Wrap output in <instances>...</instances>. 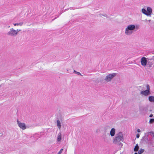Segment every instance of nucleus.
I'll use <instances>...</instances> for the list:
<instances>
[{
    "instance_id": "nucleus-16",
    "label": "nucleus",
    "mask_w": 154,
    "mask_h": 154,
    "mask_svg": "<svg viewBox=\"0 0 154 154\" xmlns=\"http://www.w3.org/2000/svg\"><path fill=\"white\" fill-rule=\"evenodd\" d=\"M144 151V150L143 149H141L138 151V153L139 154H141L143 153Z\"/></svg>"
},
{
    "instance_id": "nucleus-8",
    "label": "nucleus",
    "mask_w": 154,
    "mask_h": 154,
    "mask_svg": "<svg viewBox=\"0 0 154 154\" xmlns=\"http://www.w3.org/2000/svg\"><path fill=\"white\" fill-rule=\"evenodd\" d=\"M141 94L146 96L150 94L149 91V90H146L145 91H143L141 92Z\"/></svg>"
},
{
    "instance_id": "nucleus-5",
    "label": "nucleus",
    "mask_w": 154,
    "mask_h": 154,
    "mask_svg": "<svg viewBox=\"0 0 154 154\" xmlns=\"http://www.w3.org/2000/svg\"><path fill=\"white\" fill-rule=\"evenodd\" d=\"M7 35L11 36H15L17 35L16 30L13 28L10 29V31L7 33Z\"/></svg>"
},
{
    "instance_id": "nucleus-15",
    "label": "nucleus",
    "mask_w": 154,
    "mask_h": 154,
    "mask_svg": "<svg viewBox=\"0 0 154 154\" xmlns=\"http://www.w3.org/2000/svg\"><path fill=\"white\" fill-rule=\"evenodd\" d=\"M23 22H20L19 23H14V25L15 26H21L23 25Z\"/></svg>"
},
{
    "instance_id": "nucleus-24",
    "label": "nucleus",
    "mask_w": 154,
    "mask_h": 154,
    "mask_svg": "<svg viewBox=\"0 0 154 154\" xmlns=\"http://www.w3.org/2000/svg\"><path fill=\"white\" fill-rule=\"evenodd\" d=\"M137 132H140V129H137Z\"/></svg>"
},
{
    "instance_id": "nucleus-10",
    "label": "nucleus",
    "mask_w": 154,
    "mask_h": 154,
    "mask_svg": "<svg viewBox=\"0 0 154 154\" xmlns=\"http://www.w3.org/2000/svg\"><path fill=\"white\" fill-rule=\"evenodd\" d=\"M140 111L141 113L143 114L146 111V109L143 107H140Z\"/></svg>"
},
{
    "instance_id": "nucleus-20",
    "label": "nucleus",
    "mask_w": 154,
    "mask_h": 154,
    "mask_svg": "<svg viewBox=\"0 0 154 154\" xmlns=\"http://www.w3.org/2000/svg\"><path fill=\"white\" fill-rule=\"evenodd\" d=\"M63 149H61L58 153V154H61L62 152Z\"/></svg>"
},
{
    "instance_id": "nucleus-1",
    "label": "nucleus",
    "mask_w": 154,
    "mask_h": 154,
    "mask_svg": "<svg viewBox=\"0 0 154 154\" xmlns=\"http://www.w3.org/2000/svg\"><path fill=\"white\" fill-rule=\"evenodd\" d=\"M123 134L122 132H120L116 135L113 140V143L115 144L119 145L122 147L123 144L120 142L121 141H123Z\"/></svg>"
},
{
    "instance_id": "nucleus-21",
    "label": "nucleus",
    "mask_w": 154,
    "mask_h": 154,
    "mask_svg": "<svg viewBox=\"0 0 154 154\" xmlns=\"http://www.w3.org/2000/svg\"><path fill=\"white\" fill-rule=\"evenodd\" d=\"M21 31V30L20 29H17V30H16V32H17V34L18 32H19Z\"/></svg>"
},
{
    "instance_id": "nucleus-28",
    "label": "nucleus",
    "mask_w": 154,
    "mask_h": 154,
    "mask_svg": "<svg viewBox=\"0 0 154 154\" xmlns=\"http://www.w3.org/2000/svg\"><path fill=\"white\" fill-rule=\"evenodd\" d=\"M149 21H151V20H149Z\"/></svg>"
},
{
    "instance_id": "nucleus-12",
    "label": "nucleus",
    "mask_w": 154,
    "mask_h": 154,
    "mask_svg": "<svg viewBox=\"0 0 154 154\" xmlns=\"http://www.w3.org/2000/svg\"><path fill=\"white\" fill-rule=\"evenodd\" d=\"M149 100L151 102H154V96H150L149 97Z\"/></svg>"
},
{
    "instance_id": "nucleus-17",
    "label": "nucleus",
    "mask_w": 154,
    "mask_h": 154,
    "mask_svg": "<svg viewBox=\"0 0 154 154\" xmlns=\"http://www.w3.org/2000/svg\"><path fill=\"white\" fill-rule=\"evenodd\" d=\"M154 122V119H151L149 121V123L150 124L153 123Z\"/></svg>"
},
{
    "instance_id": "nucleus-23",
    "label": "nucleus",
    "mask_w": 154,
    "mask_h": 154,
    "mask_svg": "<svg viewBox=\"0 0 154 154\" xmlns=\"http://www.w3.org/2000/svg\"><path fill=\"white\" fill-rule=\"evenodd\" d=\"M140 137V134H137L136 135V137L137 138H138Z\"/></svg>"
},
{
    "instance_id": "nucleus-22",
    "label": "nucleus",
    "mask_w": 154,
    "mask_h": 154,
    "mask_svg": "<svg viewBox=\"0 0 154 154\" xmlns=\"http://www.w3.org/2000/svg\"><path fill=\"white\" fill-rule=\"evenodd\" d=\"M147 90H149V85H147L146 86Z\"/></svg>"
},
{
    "instance_id": "nucleus-26",
    "label": "nucleus",
    "mask_w": 154,
    "mask_h": 154,
    "mask_svg": "<svg viewBox=\"0 0 154 154\" xmlns=\"http://www.w3.org/2000/svg\"><path fill=\"white\" fill-rule=\"evenodd\" d=\"M152 116H153V115L152 114H151L149 115V117H152Z\"/></svg>"
},
{
    "instance_id": "nucleus-14",
    "label": "nucleus",
    "mask_w": 154,
    "mask_h": 154,
    "mask_svg": "<svg viewBox=\"0 0 154 154\" xmlns=\"http://www.w3.org/2000/svg\"><path fill=\"white\" fill-rule=\"evenodd\" d=\"M57 125L58 128L60 129L61 128V123L60 122L59 120H57Z\"/></svg>"
},
{
    "instance_id": "nucleus-3",
    "label": "nucleus",
    "mask_w": 154,
    "mask_h": 154,
    "mask_svg": "<svg viewBox=\"0 0 154 154\" xmlns=\"http://www.w3.org/2000/svg\"><path fill=\"white\" fill-rule=\"evenodd\" d=\"M141 11L145 15L150 16L152 13V9L151 7H148L147 8L146 10L144 8L142 9Z\"/></svg>"
},
{
    "instance_id": "nucleus-2",
    "label": "nucleus",
    "mask_w": 154,
    "mask_h": 154,
    "mask_svg": "<svg viewBox=\"0 0 154 154\" xmlns=\"http://www.w3.org/2000/svg\"><path fill=\"white\" fill-rule=\"evenodd\" d=\"M136 27L134 25H130L128 26L125 29V33L127 35H130L133 33V30Z\"/></svg>"
},
{
    "instance_id": "nucleus-19",
    "label": "nucleus",
    "mask_w": 154,
    "mask_h": 154,
    "mask_svg": "<svg viewBox=\"0 0 154 154\" xmlns=\"http://www.w3.org/2000/svg\"><path fill=\"white\" fill-rule=\"evenodd\" d=\"M74 73H76L78 75H81V73L79 72H77L75 70H74Z\"/></svg>"
},
{
    "instance_id": "nucleus-25",
    "label": "nucleus",
    "mask_w": 154,
    "mask_h": 154,
    "mask_svg": "<svg viewBox=\"0 0 154 154\" xmlns=\"http://www.w3.org/2000/svg\"><path fill=\"white\" fill-rule=\"evenodd\" d=\"M151 134H152V135H153V137H154V132H150Z\"/></svg>"
},
{
    "instance_id": "nucleus-13",
    "label": "nucleus",
    "mask_w": 154,
    "mask_h": 154,
    "mask_svg": "<svg viewBox=\"0 0 154 154\" xmlns=\"http://www.w3.org/2000/svg\"><path fill=\"white\" fill-rule=\"evenodd\" d=\"M139 149V147L138 144H137L134 148V151L135 152H137L138 151Z\"/></svg>"
},
{
    "instance_id": "nucleus-18",
    "label": "nucleus",
    "mask_w": 154,
    "mask_h": 154,
    "mask_svg": "<svg viewBox=\"0 0 154 154\" xmlns=\"http://www.w3.org/2000/svg\"><path fill=\"white\" fill-rule=\"evenodd\" d=\"M61 140V137L60 135H58L57 137V141L59 142Z\"/></svg>"
},
{
    "instance_id": "nucleus-7",
    "label": "nucleus",
    "mask_w": 154,
    "mask_h": 154,
    "mask_svg": "<svg viewBox=\"0 0 154 154\" xmlns=\"http://www.w3.org/2000/svg\"><path fill=\"white\" fill-rule=\"evenodd\" d=\"M147 61L146 57H142L141 60V64L144 66H146Z\"/></svg>"
},
{
    "instance_id": "nucleus-6",
    "label": "nucleus",
    "mask_w": 154,
    "mask_h": 154,
    "mask_svg": "<svg viewBox=\"0 0 154 154\" xmlns=\"http://www.w3.org/2000/svg\"><path fill=\"white\" fill-rule=\"evenodd\" d=\"M17 122L18 126L23 130H24L26 129V125L24 123L20 122L18 120H17Z\"/></svg>"
},
{
    "instance_id": "nucleus-9",
    "label": "nucleus",
    "mask_w": 154,
    "mask_h": 154,
    "mask_svg": "<svg viewBox=\"0 0 154 154\" xmlns=\"http://www.w3.org/2000/svg\"><path fill=\"white\" fill-rule=\"evenodd\" d=\"M41 136V135L39 134L36 133L32 137L35 138L34 140L35 141L37 140L38 138H39Z\"/></svg>"
},
{
    "instance_id": "nucleus-11",
    "label": "nucleus",
    "mask_w": 154,
    "mask_h": 154,
    "mask_svg": "<svg viewBox=\"0 0 154 154\" xmlns=\"http://www.w3.org/2000/svg\"><path fill=\"white\" fill-rule=\"evenodd\" d=\"M115 134V129L114 128H112L110 131V134L112 137L114 136Z\"/></svg>"
},
{
    "instance_id": "nucleus-4",
    "label": "nucleus",
    "mask_w": 154,
    "mask_h": 154,
    "mask_svg": "<svg viewBox=\"0 0 154 154\" xmlns=\"http://www.w3.org/2000/svg\"><path fill=\"white\" fill-rule=\"evenodd\" d=\"M116 75V73L109 74L106 76L105 80L107 82H109Z\"/></svg>"
},
{
    "instance_id": "nucleus-27",
    "label": "nucleus",
    "mask_w": 154,
    "mask_h": 154,
    "mask_svg": "<svg viewBox=\"0 0 154 154\" xmlns=\"http://www.w3.org/2000/svg\"><path fill=\"white\" fill-rule=\"evenodd\" d=\"M134 154H138L137 152H135Z\"/></svg>"
}]
</instances>
